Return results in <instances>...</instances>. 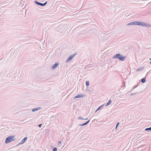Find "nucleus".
<instances>
[{
	"label": "nucleus",
	"instance_id": "4be33fe9",
	"mask_svg": "<svg viewBox=\"0 0 151 151\" xmlns=\"http://www.w3.org/2000/svg\"><path fill=\"white\" fill-rule=\"evenodd\" d=\"M90 120H88V121H87V122H86L85 123V124H86H86H87L90 122Z\"/></svg>",
	"mask_w": 151,
	"mask_h": 151
},
{
	"label": "nucleus",
	"instance_id": "6e6552de",
	"mask_svg": "<svg viewBox=\"0 0 151 151\" xmlns=\"http://www.w3.org/2000/svg\"><path fill=\"white\" fill-rule=\"evenodd\" d=\"M85 96V95L84 94H80L74 97V99H77L78 98H82L84 97Z\"/></svg>",
	"mask_w": 151,
	"mask_h": 151
},
{
	"label": "nucleus",
	"instance_id": "9d476101",
	"mask_svg": "<svg viewBox=\"0 0 151 151\" xmlns=\"http://www.w3.org/2000/svg\"><path fill=\"white\" fill-rule=\"evenodd\" d=\"M146 78L145 77V78H142L141 79V82L142 83H144L146 81Z\"/></svg>",
	"mask_w": 151,
	"mask_h": 151
},
{
	"label": "nucleus",
	"instance_id": "b1692460",
	"mask_svg": "<svg viewBox=\"0 0 151 151\" xmlns=\"http://www.w3.org/2000/svg\"><path fill=\"white\" fill-rule=\"evenodd\" d=\"M42 125V124H39L38 125V126L39 127H41V126Z\"/></svg>",
	"mask_w": 151,
	"mask_h": 151
},
{
	"label": "nucleus",
	"instance_id": "a211bd4d",
	"mask_svg": "<svg viewBox=\"0 0 151 151\" xmlns=\"http://www.w3.org/2000/svg\"><path fill=\"white\" fill-rule=\"evenodd\" d=\"M86 124H85V123H83V124H79L78 125L79 126H84L85 125H86Z\"/></svg>",
	"mask_w": 151,
	"mask_h": 151
},
{
	"label": "nucleus",
	"instance_id": "a878e982",
	"mask_svg": "<svg viewBox=\"0 0 151 151\" xmlns=\"http://www.w3.org/2000/svg\"><path fill=\"white\" fill-rule=\"evenodd\" d=\"M136 93H132L130 94V96H132V95H134V94H135Z\"/></svg>",
	"mask_w": 151,
	"mask_h": 151
},
{
	"label": "nucleus",
	"instance_id": "39448f33",
	"mask_svg": "<svg viewBox=\"0 0 151 151\" xmlns=\"http://www.w3.org/2000/svg\"><path fill=\"white\" fill-rule=\"evenodd\" d=\"M76 54H73L71 55H70L68 58V59L66 61V63H68V62L70 61L76 55Z\"/></svg>",
	"mask_w": 151,
	"mask_h": 151
},
{
	"label": "nucleus",
	"instance_id": "f257e3e1",
	"mask_svg": "<svg viewBox=\"0 0 151 151\" xmlns=\"http://www.w3.org/2000/svg\"><path fill=\"white\" fill-rule=\"evenodd\" d=\"M126 57L125 56H122L120 54H117L114 55L113 57L114 59L117 58L119 60L122 61H124L125 60Z\"/></svg>",
	"mask_w": 151,
	"mask_h": 151
},
{
	"label": "nucleus",
	"instance_id": "6ab92c4d",
	"mask_svg": "<svg viewBox=\"0 0 151 151\" xmlns=\"http://www.w3.org/2000/svg\"><path fill=\"white\" fill-rule=\"evenodd\" d=\"M61 140H60V141H59L58 142V145L59 146H61V145H60V144L61 143Z\"/></svg>",
	"mask_w": 151,
	"mask_h": 151
},
{
	"label": "nucleus",
	"instance_id": "393cba45",
	"mask_svg": "<svg viewBox=\"0 0 151 151\" xmlns=\"http://www.w3.org/2000/svg\"><path fill=\"white\" fill-rule=\"evenodd\" d=\"M127 25H131L130 22L129 23L127 24Z\"/></svg>",
	"mask_w": 151,
	"mask_h": 151
},
{
	"label": "nucleus",
	"instance_id": "5701e85b",
	"mask_svg": "<svg viewBox=\"0 0 151 151\" xmlns=\"http://www.w3.org/2000/svg\"><path fill=\"white\" fill-rule=\"evenodd\" d=\"M137 85H135L134 86L133 89H134L135 88L137 87Z\"/></svg>",
	"mask_w": 151,
	"mask_h": 151
},
{
	"label": "nucleus",
	"instance_id": "412c9836",
	"mask_svg": "<svg viewBox=\"0 0 151 151\" xmlns=\"http://www.w3.org/2000/svg\"><path fill=\"white\" fill-rule=\"evenodd\" d=\"M57 148L56 147H54L53 150V151H57Z\"/></svg>",
	"mask_w": 151,
	"mask_h": 151
},
{
	"label": "nucleus",
	"instance_id": "ddd939ff",
	"mask_svg": "<svg viewBox=\"0 0 151 151\" xmlns=\"http://www.w3.org/2000/svg\"><path fill=\"white\" fill-rule=\"evenodd\" d=\"M143 69V67H139V68L138 69H137L136 70V71H140V70H141L142 69Z\"/></svg>",
	"mask_w": 151,
	"mask_h": 151
},
{
	"label": "nucleus",
	"instance_id": "423d86ee",
	"mask_svg": "<svg viewBox=\"0 0 151 151\" xmlns=\"http://www.w3.org/2000/svg\"><path fill=\"white\" fill-rule=\"evenodd\" d=\"M27 137H25L21 141L20 143H19L17 145V146H18L19 145L22 144L24 143L25 142V141L27 140Z\"/></svg>",
	"mask_w": 151,
	"mask_h": 151
},
{
	"label": "nucleus",
	"instance_id": "0eeeda50",
	"mask_svg": "<svg viewBox=\"0 0 151 151\" xmlns=\"http://www.w3.org/2000/svg\"><path fill=\"white\" fill-rule=\"evenodd\" d=\"M59 65L58 63H55L53 66H52L51 67V69L53 70L55 69Z\"/></svg>",
	"mask_w": 151,
	"mask_h": 151
},
{
	"label": "nucleus",
	"instance_id": "f3484780",
	"mask_svg": "<svg viewBox=\"0 0 151 151\" xmlns=\"http://www.w3.org/2000/svg\"><path fill=\"white\" fill-rule=\"evenodd\" d=\"M78 119H81V120H84V119L82 117H81V116H79L78 118Z\"/></svg>",
	"mask_w": 151,
	"mask_h": 151
},
{
	"label": "nucleus",
	"instance_id": "9b49d317",
	"mask_svg": "<svg viewBox=\"0 0 151 151\" xmlns=\"http://www.w3.org/2000/svg\"><path fill=\"white\" fill-rule=\"evenodd\" d=\"M111 102H112V101H111V99H110L109 101L106 104L105 106H109V105L111 103Z\"/></svg>",
	"mask_w": 151,
	"mask_h": 151
},
{
	"label": "nucleus",
	"instance_id": "20e7f679",
	"mask_svg": "<svg viewBox=\"0 0 151 151\" xmlns=\"http://www.w3.org/2000/svg\"><path fill=\"white\" fill-rule=\"evenodd\" d=\"M34 3L37 5H40L41 6H44L47 4V1H46L43 4L39 2L36 1H34Z\"/></svg>",
	"mask_w": 151,
	"mask_h": 151
},
{
	"label": "nucleus",
	"instance_id": "7ed1b4c3",
	"mask_svg": "<svg viewBox=\"0 0 151 151\" xmlns=\"http://www.w3.org/2000/svg\"><path fill=\"white\" fill-rule=\"evenodd\" d=\"M136 25H140L143 26H146V24L143 22L140 21H136Z\"/></svg>",
	"mask_w": 151,
	"mask_h": 151
},
{
	"label": "nucleus",
	"instance_id": "bb28decb",
	"mask_svg": "<svg viewBox=\"0 0 151 151\" xmlns=\"http://www.w3.org/2000/svg\"><path fill=\"white\" fill-rule=\"evenodd\" d=\"M88 119V118H86V119H84V120H87Z\"/></svg>",
	"mask_w": 151,
	"mask_h": 151
},
{
	"label": "nucleus",
	"instance_id": "4468645a",
	"mask_svg": "<svg viewBox=\"0 0 151 151\" xmlns=\"http://www.w3.org/2000/svg\"><path fill=\"white\" fill-rule=\"evenodd\" d=\"M145 131H151V127L150 128H146L145 129Z\"/></svg>",
	"mask_w": 151,
	"mask_h": 151
},
{
	"label": "nucleus",
	"instance_id": "f03ea898",
	"mask_svg": "<svg viewBox=\"0 0 151 151\" xmlns=\"http://www.w3.org/2000/svg\"><path fill=\"white\" fill-rule=\"evenodd\" d=\"M14 136H10L7 137L5 140V143L7 144L11 142L12 141L14 140Z\"/></svg>",
	"mask_w": 151,
	"mask_h": 151
},
{
	"label": "nucleus",
	"instance_id": "1a4fd4ad",
	"mask_svg": "<svg viewBox=\"0 0 151 151\" xmlns=\"http://www.w3.org/2000/svg\"><path fill=\"white\" fill-rule=\"evenodd\" d=\"M40 109H41V108L40 107H37V108H34V109H33L32 110V111L33 112L35 111H37L39 110Z\"/></svg>",
	"mask_w": 151,
	"mask_h": 151
},
{
	"label": "nucleus",
	"instance_id": "dca6fc26",
	"mask_svg": "<svg viewBox=\"0 0 151 151\" xmlns=\"http://www.w3.org/2000/svg\"><path fill=\"white\" fill-rule=\"evenodd\" d=\"M131 25H136V21H133L130 22Z\"/></svg>",
	"mask_w": 151,
	"mask_h": 151
},
{
	"label": "nucleus",
	"instance_id": "f8f14e48",
	"mask_svg": "<svg viewBox=\"0 0 151 151\" xmlns=\"http://www.w3.org/2000/svg\"><path fill=\"white\" fill-rule=\"evenodd\" d=\"M104 105V104H103L102 105H101V106H99L96 111H95V112H96L98 111L101 108L102 106H103Z\"/></svg>",
	"mask_w": 151,
	"mask_h": 151
},
{
	"label": "nucleus",
	"instance_id": "aec40b11",
	"mask_svg": "<svg viewBox=\"0 0 151 151\" xmlns=\"http://www.w3.org/2000/svg\"><path fill=\"white\" fill-rule=\"evenodd\" d=\"M119 124V122L117 123V124L116 125V127H115V129H116L118 127V126Z\"/></svg>",
	"mask_w": 151,
	"mask_h": 151
},
{
	"label": "nucleus",
	"instance_id": "2eb2a0df",
	"mask_svg": "<svg viewBox=\"0 0 151 151\" xmlns=\"http://www.w3.org/2000/svg\"><path fill=\"white\" fill-rule=\"evenodd\" d=\"M86 84L87 86H88L89 85V81H86Z\"/></svg>",
	"mask_w": 151,
	"mask_h": 151
}]
</instances>
